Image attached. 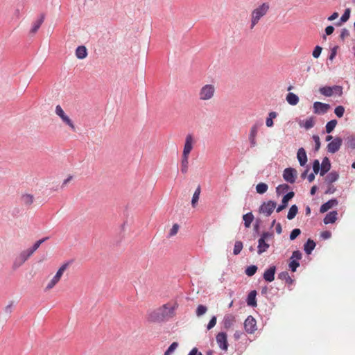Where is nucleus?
<instances>
[{
	"instance_id": "obj_58",
	"label": "nucleus",
	"mask_w": 355,
	"mask_h": 355,
	"mask_svg": "<svg viewBox=\"0 0 355 355\" xmlns=\"http://www.w3.org/2000/svg\"><path fill=\"white\" fill-rule=\"evenodd\" d=\"M188 355H203L201 352H198L196 347L193 348Z\"/></svg>"
},
{
	"instance_id": "obj_56",
	"label": "nucleus",
	"mask_w": 355,
	"mask_h": 355,
	"mask_svg": "<svg viewBox=\"0 0 355 355\" xmlns=\"http://www.w3.org/2000/svg\"><path fill=\"white\" fill-rule=\"evenodd\" d=\"M313 139L315 141V150L317 151L320 149V138L318 135H313Z\"/></svg>"
},
{
	"instance_id": "obj_59",
	"label": "nucleus",
	"mask_w": 355,
	"mask_h": 355,
	"mask_svg": "<svg viewBox=\"0 0 355 355\" xmlns=\"http://www.w3.org/2000/svg\"><path fill=\"white\" fill-rule=\"evenodd\" d=\"M334 31V28L332 26H328L325 28V33L327 35L332 34Z\"/></svg>"
},
{
	"instance_id": "obj_15",
	"label": "nucleus",
	"mask_w": 355,
	"mask_h": 355,
	"mask_svg": "<svg viewBox=\"0 0 355 355\" xmlns=\"http://www.w3.org/2000/svg\"><path fill=\"white\" fill-rule=\"evenodd\" d=\"M258 129H259V125L258 124H254L250 128L248 139H249V141L250 143V146L252 148H254V147H255L257 146L256 137H257V135Z\"/></svg>"
},
{
	"instance_id": "obj_34",
	"label": "nucleus",
	"mask_w": 355,
	"mask_h": 355,
	"mask_svg": "<svg viewBox=\"0 0 355 355\" xmlns=\"http://www.w3.org/2000/svg\"><path fill=\"white\" fill-rule=\"evenodd\" d=\"M268 188V187L266 183L261 182L257 185L256 191L258 193L263 194L267 191Z\"/></svg>"
},
{
	"instance_id": "obj_36",
	"label": "nucleus",
	"mask_w": 355,
	"mask_h": 355,
	"mask_svg": "<svg viewBox=\"0 0 355 355\" xmlns=\"http://www.w3.org/2000/svg\"><path fill=\"white\" fill-rule=\"evenodd\" d=\"M200 194V187H198V188L196 189V191L193 195V198L191 200V204L193 207H196V204L197 203V202L199 200Z\"/></svg>"
},
{
	"instance_id": "obj_54",
	"label": "nucleus",
	"mask_w": 355,
	"mask_h": 355,
	"mask_svg": "<svg viewBox=\"0 0 355 355\" xmlns=\"http://www.w3.org/2000/svg\"><path fill=\"white\" fill-rule=\"evenodd\" d=\"M47 239V238H44V239H40V240H38L34 245L33 246L30 248L31 250H33V252L34 253V252L35 250H37V248L40 246V245L46 240Z\"/></svg>"
},
{
	"instance_id": "obj_26",
	"label": "nucleus",
	"mask_w": 355,
	"mask_h": 355,
	"mask_svg": "<svg viewBox=\"0 0 355 355\" xmlns=\"http://www.w3.org/2000/svg\"><path fill=\"white\" fill-rule=\"evenodd\" d=\"M256 295H257V292L255 291H252L248 294V299H247L248 305L251 306H257Z\"/></svg>"
},
{
	"instance_id": "obj_42",
	"label": "nucleus",
	"mask_w": 355,
	"mask_h": 355,
	"mask_svg": "<svg viewBox=\"0 0 355 355\" xmlns=\"http://www.w3.org/2000/svg\"><path fill=\"white\" fill-rule=\"evenodd\" d=\"M347 145L348 147L355 148V135H350L347 138Z\"/></svg>"
},
{
	"instance_id": "obj_64",
	"label": "nucleus",
	"mask_w": 355,
	"mask_h": 355,
	"mask_svg": "<svg viewBox=\"0 0 355 355\" xmlns=\"http://www.w3.org/2000/svg\"><path fill=\"white\" fill-rule=\"evenodd\" d=\"M338 17V13L335 12L331 16L328 17L329 21H333Z\"/></svg>"
},
{
	"instance_id": "obj_41",
	"label": "nucleus",
	"mask_w": 355,
	"mask_h": 355,
	"mask_svg": "<svg viewBox=\"0 0 355 355\" xmlns=\"http://www.w3.org/2000/svg\"><path fill=\"white\" fill-rule=\"evenodd\" d=\"M314 124H315V121H314V119L313 117H310L309 119H307L305 121H304V127L306 129V130H309L311 128H313L314 126Z\"/></svg>"
},
{
	"instance_id": "obj_27",
	"label": "nucleus",
	"mask_w": 355,
	"mask_h": 355,
	"mask_svg": "<svg viewBox=\"0 0 355 355\" xmlns=\"http://www.w3.org/2000/svg\"><path fill=\"white\" fill-rule=\"evenodd\" d=\"M339 178V175L336 171H331L329 173L325 178V181L331 184L333 182H336Z\"/></svg>"
},
{
	"instance_id": "obj_9",
	"label": "nucleus",
	"mask_w": 355,
	"mask_h": 355,
	"mask_svg": "<svg viewBox=\"0 0 355 355\" xmlns=\"http://www.w3.org/2000/svg\"><path fill=\"white\" fill-rule=\"evenodd\" d=\"M216 343L220 349L227 351L228 349L227 336L226 333L220 332L216 337Z\"/></svg>"
},
{
	"instance_id": "obj_14",
	"label": "nucleus",
	"mask_w": 355,
	"mask_h": 355,
	"mask_svg": "<svg viewBox=\"0 0 355 355\" xmlns=\"http://www.w3.org/2000/svg\"><path fill=\"white\" fill-rule=\"evenodd\" d=\"M313 112L317 114H324L330 109V105L321 102H315L313 103Z\"/></svg>"
},
{
	"instance_id": "obj_60",
	"label": "nucleus",
	"mask_w": 355,
	"mask_h": 355,
	"mask_svg": "<svg viewBox=\"0 0 355 355\" xmlns=\"http://www.w3.org/2000/svg\"><path fill=\"white\" fill-rule=\"evenodd\" d=\"M331 235V234L329 231H324V232H322V234H321V236L324 239H327L330 238Z\"/></svg>"
},
{
	"instance_id": "obj_32",
	"label": "nucleus",
	"mask_w": 355,
	"mask_h": 355,
	"mask_svg": "<svg viewBox=\"0 0 355 355\" xmlns=\"http://www.w3.org/2000/svg\"><path fill=\"white\" fill-rule=\"evenodd\" d=\"M297 211H298L297 207L295 205H292L288 211V214H287V218L288 220L293 219L295 217V216L297 215Z\"/></svg>"
},
{
	"instance_id": "obj_16",
	"label": "nucleus",
	"mask_w": 355,
	"mask_h": 355,
	"mask_svg": "<svg viewBox=\"0 0 355 355\" xmlns=\"http://www.w3.org/2000/svg\"><path fill=\"white\" fill-rule=\"evenodd\" d=\"M44 19L45 14H40L39 18L33 22V26L30 30V34L35 35L37 32L38 29L40 28L41 25L44 22Z\"/></svg>"
},
{
	"instance_id": "obj_18",
	"label": "nucleus",
	"mask_w": 355,
	"mask_h": 355,
	"mask_svg": "<svg viewBox=\"0 0 355 355\" xmlns=\"http://www.w3.org/2000/svg\"><path fill=\"white\" fill-rule=\"evenodd\" d=\"M236 322V318L232 314H226L224 316L223 323L225 329H230Z\"/></svg>"
},
{
	"instance_id": "obj_20",
	"label": "nucleus",
	"mask_w": 355,
	"mask_h": 355,
	"mask_svg": "<svg viewBox=\"0 0 355 355\" xmlns=\"http://www.w3.org/2000/svg\"><path fill=\"white\" fill-rule=\"evenodd\" d=\"M297 158L299 161L300 166H304L307 162V155L305 150L303 148H300L297 150Z\"/></svg>"
},
{
	"instance_id": "obj_33",
	"label": "nucleus",
	"mask_w": 355,
	"mask_h": 355,
	"mask_svg": "<svg viewBox=\"0 0 355 355\" xmlns=\"http://www.w3.org/2000/svg\"><path fill=\"white\" fill-rule=\"evenodd\" d=\"M34 198L31 194H24L21 197L22 202L26 205H31L33 202Z\"/></svg>"
},
{
	"instance_id": "obj_55",
	"label": "nucleus",
	"mask_w": 355,
	"mask_h": 355,
	"mask_svg": "<svg viewBox=\"0 0 355 355\" xmlns=\"http://www.w3.org/2000/svg\"><path fill=\"white\" fill-rule=\"evenodd\" d=\"M216 316H213L211 320H209L208 324H207V329L208 330H210L211 329H212L216 324Z\"/></svg>"
},
{
	"instance_id": "obj_52",
	"label": "nucleus",
	"mask_w": 355,
	"mask_h": 355,
	"mask_svg": "<svg viewBox=\"0 0 355 355\" xmlns=\"http://www.w3.org/2000/svg\"><path fill=\"white\" fill-rule=\"evenodd\" d=\"M320 164L319 160L315 159L313 163V170L314 173L318 174L320 171Z\"/></svg>"
},
{
	"instance_id": "obj_47",
	"label": "nucleus",
	"mask_w": 355,
	"mask_h": 355,
	"mask_svg": "<svg viewBox=\"0 0 355 355\" xmlns=\"http://www.w3.org/2000/svg\"><path fill=\"white\" fill-rule=\"evenodd\" d=\"M33 254V250L28 249L21 252L19 256L21 257L25 261H26Z\"/></svg>"
},
{
	"instance_id": "obj_28",
	"label": "nucleus",
	"mask_w": 355,
	"mask_h": 355,
	"mask_svg": "<svg viewBox=\"0 0 355 355\" xmlns=\"http://www.w3.org/2000/svg\"><path fill=\"white\" fill-rule=\"evenodd\" d=\"M287 102L291 105H295L299 102L298 96L294 93H288L286 96Z\"/></svg>"
},
{
	"instance_id": "obj_1",
	"label": "nucleus",
	"mask_w": 355,
	"mask_h": 355,
	"mask_svg": "<svg viewBox=\"0 0 355 355\" xmlns=\"http://www.w3.org/2000/svg\"><path fill=\"white\" fill-rule=\"evenodd\" d=\"M176 308V304H166L151 312L148 315V320L152 322H158L171 318L174 316Z\"/></svg>"
},
{
	"instance_id": "obj_63",
	"label": "nucleus",
	"mask_w": 355,
	"mask_h": 355,
	"mask_svg": "<svg viewBox=\"0 0 355 355\" xmlns=\"http://www.w3.org/2000/svg\"><path fill=\"white\" fill-rule=\"evenodd\" d=\"M349 35V31H348L347 29L344 28V29L342 31V32H341L340 37H341L342 39H344L345 37H347Z\"/></svg>"
},
{
	"instance_id": "obj_5",
	"label": "nucleus",
	"mask_w": 355,
	"mask_h": 355,
	"mask_svg": "<svg viewBox=\"0 0 355 355\" xmlns=\"http://www.w3.org/2000/svg\"><path fill=\"white\" fill-rule=\"evenodd\" d=\"M319 92L326 97H331L334 94L341 96L343 95V87L339 85L322 87L319 89Z\"/></svg>"
},
{
	"instance_id": "obj_44",
	"label": "nucleus",
	"mask_w": 355,
	"mask_h": 355,
	"mask_svg": "<svg viewBox=\"0 0 355 355\" xmlns=\"http://www.w3.org/2000/svg\"><path fill=\"white\" fill-rule=\"evenodd\" d=\"M345 112V107L342 105L337 106L334 110L335 114L339 117L341 118Z\"/></svg>"
},
{
	"instance_id": "obj_38",
	"label": "nucleus",
	"mask_w": 355,
	"mask_h": 355,
	"mask_svg": "<svg viewBox=\"0 0 355 355\" xmlns=\"http://www.w3.org/2000/svg\"><path fill=\"white\" fill-rule=\"evenodd\" d=\"M207 311V307L205 305L200 304L198 306V307L196 309V313L198 317H200L202 315H204L205 313H206Z\"/></svg>"
},
{
	"instance_id": "obj_31",
	"label": "nucleus",
	"mask_w": 355,
	"mask_h": 355,
	"mask_svg": "<svg viewBox=\"0 0 355 355\" xmlns=\"http://www.w3.org/2000/svg\"><path fill=\"white\" fill-rule=\"evenodd\" d=\"M189 166V157L182 156L181 161V171L182 173H186L188 171Z\"/></svg>"
},
{
	"instance_id": "obj_22",
	"label": "nucleus",
	"mask_w": 355,
	"mask_h": 355,
	"mask_svg": "<svg viewBox=\"0 0 355 355\" xmlns=\"http://www.w3.org/2000/svg\"><path fill=\"white\" fill-rule=\"evenodd\" d=\"M331 168V163L329 159L327 157H324L321 164V168L320 171V174L321 176H323L326 173H327Z\"/></svg>"
},
{
	"instance_id": "obj_2",
	"label": "nucleus",
	"mask_w": 355,
	"mask_h": 355,
	"mask_svg": "<svg viewBox=\"0 0 355 355\" xmlns=\"http://www.w3.org/2000/svg\"><path fill=\"white\" fill-rule=\"evenodd\" d=\"M269 10V5L266 3H262L261 6L254 9L251 13V24L250 29L258 24L261 17L266 15Z\"/></svg>"
},
{
	"instance_id": "obj_39",
	"label": "nucleus",
	"mask_w": 355,
	"mask_h": 355,
	"mask_svg": "<svg viewBox=\"0 0 355 355\" xmlns=\"http://www.w3.org/2000/svg\"><path fill=\"white\" fill-rule=\"evenodd\" d=\"M257 270V267L254 265H252V266H248L245 269V274L248 276L251 277L256 273Z\"/></svg>"
},
{
	"instance_id": "obj_43",
	"label": "nucleus",
	"mask_w": 355,
	"mask_h": 355,
	"mask_svg": "<svg viewBox=\"0 0 355 355\" xmlns=\"http://www.w3.org/2000/svg\"><path fill=\"white\" fill-rule=\"evenodd\" d=\"M26 261L19 256V254L15 258V260L13 263V268H17L21 266Z\"/></svg>"
},
{
	"instance_id": "obj_53",
	"label": "nucleus",
	"mask_w": 355,
	"mask_h": 355,
	"mask_svg": "<svg viewBox=\"0 0 355 355\" xmlns=\"http://www.w3.org/2000/svg\"><path fill=\"white\" fill-rule=\"evenodd\" d=\"M322 50V49L320 46H315L312 53L313 56L318 58L320 55Z\"/></svg>"
},
{
	"instance_id": "obj_45",
	"label": "nucleus",
	"mask_w": 355,
	"mask_h": 355,
	"mask_svg": "<svg viewBox=\"0 0 355 355\" xmlns=\"http://www.w3.org/2000/svg\"><path fill=\"white\" fill-rule=\"evenodd\" d=\"M288 189H289V186L288 184H283L279 185L277 187L276 191L278 194H280V193L287 191L288 190Z\"/></svg>"
},
{
	"instance_id": "obj_19",
	"label": "nucleus",
	"mask_w": 355,
	"mask_h": 355,
	"mask_svg": "<svg viewBox=\"0 0 355 355\" xmlns=\"http://www.w3.org/2000/svg\"><path fill=\"white\" fill-rule=\"evenodd\" d=\"M276 272V267L272 266L267 269L263 273V279L268 282H271L275 279V274Z\"/></svg>"
},
{
	"instance_id": "obj_23",
	"label": "nucleus",
	"mask_w": 355,
	"mask_h": 355,
	"mask_svg": "<svg viewBox=\"0 0 355 355\" xmlns=\"http://www.w3.org/2000/svg\"><path fill=\"white\" fill-rule=\"evenodd\" d=\"M337 215H338V213L336 211L329 212L324 217V223L327 225V224L335 223V221L337 220Z\"/></svg>"
},
{
	"instance_id": "obj_30",
	"label": "nucleus",
	"mask_w": 355,
	"mask_h": 355,
	"mask_svg": "<svg viewBox=\"0 0 355 355\" xmlns=\"http://www.w3.org/2000/svg\"><path fill=\"white\" fill-rule=\"evenodd\" d=\"M278 278L284 280L286 282V283L288 284H291L293 283V279L289 276L288 272H282L278 275Z\"/></svg>"
},
{
	"instance_id": "obj_51",
	"label": "nucleus",
	"mask_w": 355,
	"mask_h": 355,
	"mask_svg": "<svg viewBox=\"0 0 355 355\" xmlns=\"http://www.w3.org/2000/svg\"><path fill=\"white\" fill-rule=\"evenodd\" d=\"M302 259V253L299 250L293 252L290 259L297 260V261Z\"/></svg>"
},
{
	"instance_id": "obj_7",
	"label": "nucleus",
	"mask_w": 355,
	"mask_h": 355,
	"mask_svg": "<svg viewBox=\"0 0 355 355\" xmlns=\"http://www.w3.org/2000/svg\"><path fill=\"white\" fill-rule=\"evenodd\" d=\"M55 114L62 119V122L67 125L73 131H76V127L72 120L65 114L60 105L55 107Z\"/></svg>"
},
{
	"instance_id": "obj_13",
	"label": "nucleus",
	"mask_w": 355,
	"mask_h": 355,
	"mask_svg": "<svg viewBox=\"0 0 355 355\" xmlns=\"http://www.w3.org/2000/svg\"><path fill=\"white\" fill-rule=\"evenodd\" d=\"M343 141L340 137H336L327 145V150L330 153H335L339 150Z\"/></svg>"
},
{
	"instance_id": "obj_57",
	"label": "nucleus",
	"mask_w": 355,
	"mask_h": 355,
	"mask_svg": "<svg viewBox=\"0 0 355 355\" xmlns=\"http://www.w3.org/2000/svg\"><path fill=\"white\" fill-rule=\"evenodd\" d=\"M12 306H13V302H10L7 306H5L4 312L8 314L11 313Z\"/></svg>"
},
{
	"instance_id": "obj_62",
	"label": "nucleus",
	"mask_w": 355,
	"mask_h": 355,
	"mask_svg": "<svg viewBox=\"0 0 355 355\" xmlns=\"http://www.w3.org/2000/svg\"><path fill=\"white\" fill-rule=\"evenodd\" d=\"M336 50H337V47H334L332 51H331V53L329 55V60H334V58H335L336 55Z\"/></svg>"
},
{
	"instance_id": "obj_6",
	"label": "nucleus",
	"mask_w": 355,
	"mask_h": 355,
	"mask_svg": "<svg viewBox=\"0 0 355 355\" xmlns=\"http://www.w3.org/2000/svg\"><path fill=\"white\" fill-rule=\"evenodd\" d=\"M272 237V234L270 232H263L261 236V238L258 241V250L257 252L259 254H261L262 253L267 251L270 245L266 243V241Z\"/></svg>"
},
{
	"instance_id": "obj_8",
	"label": "nucleus",
	"mask_w": 355,
	"mask_h": 355,
	"mask_svg": "<svg viewBox=\"0 0 355 355\" xmlns=\"http://www.w3.org/2000/svg\"><path fill=\"white\" fill-rule=\"evenodd\" d=\"M276 202L272 200H269L267 202H263L260 207L259 211L265 214L266 216H269L274 211L276 207Z\"/></svg>"
},
{
	"instance_id": "obj_25",
	"label": "nucleus",
	"mask_w": 355,
	"mask_h": 355,
	"mask_svg": "<svg viewBox=\"0 0 355 355\" xmlns=\"http://www.w3.org/2000/svg\"><path fill=\"white\" fill-rule=\"evenodd\" d=\"M315 247V243L309 239L306 243L304 244V250L307 254H310Z\"/></svg>"
},
{
	"instance_id": "obj_3",
	"label": "nucleus",
	"mask_w": 355,
	"mask_h": 355,
	"mask_svg": "<svg viewBox=\"0 0 355 355\" xmlns=\"http://www.w3.org/2000/svg\"><path fill=\"white\" fill-rule=\"evenodd\" d=\"M215 93V85L213 84H206L200 89L198 96L200 101H208L214 98Z\"/></svg>"
},
{
	"instance_id": "obj_11",
	"label": "nucleus",
	"mask_w": 355,
	"mask_h": 355,
	"mask_svg": "<svg viewBox=\"0 0 355 355\" xmlns=\"http://www.w3.org/2000/svg\"><path fill=\"white\" fill-rule=\"evenodd\" d=\"M283 178L286 182L293 184L297 178V171L293 168H287L284 171Z\"/></svg>"
},
{
	"instance_id": "obj_4",
	"label": "nucleus",
	"mask_w": 355,
	"mask_h": 355,
	"mask_svg": "<svg viewBox=\"0 0 355 355\" xmlns=\"http://www.w3.org/2000/svg\"><path fill=\"white\" fill-rule=\"evenodd\" d=\"M68 263H64L62 265L58 270L57 271L56 274L53 277V278L48 282L46 284L44 291H51L54 286L60 282L62 276L63 275V273L68 268Z\"/></svg>"
},
{
	"instance_id": "obj_17",
	"label": "nucleus",
	"mask_w": 355,
	"mask_h": 355,
	"mask_svg": "<svg viewBox=\"0 0 355 355\" xmlns=\"http://www.w3.org/2000/svg\"><path fill=\"white\" fill-rule=\"evenodd\" d=\"M294 195V192L293 191L288 192L282 198V205L277 208V212L279 213L284 209L287 207L288 201L293 198Z\"/></svg>"
},
{
	"instance_id": "obj_40",
	"label": "nucleus",
	"mask_w": 355,
	"mask_h": 355,
	"mask_svg": "<svg viewBox=\"0 0 355 355\" xmlns=\"http://www.w3.org/2000/svg\"><path fill=\"white\" fill-rule=\"evenodd\" d=\"M178 347V343L177 342H173L167 349V350L164 352V355H171Z\"/></svg>"
},
{
	"instance_id": "obj_37",
	"label": "nucleus",
	"mask_w": 355,
	"mask_h": 355,
	"mask_svg": "<svg viewBox=\"0 0 355 355\" xmlns=\"http://www.w3.org/2000/svg\"><path fill=\"white\" fill-rule=\"evenodd\" d=\"M243 248V243L241 241H236L234 246L233 253L234 255L239 254Z\"/></svg>"
},
{
	"instance_id": "obj_50",
	"label": "nucleus",
	"mask_w": 355,
	"mask_h": 355,
	"mask_svg": "<svg viewBox=\"0 0 355 355\" xmlns=\"http://www.w3.org/2000/svg\"><path fill=\"white\" fill-rule=\"evenodd\" d=\"M301 233V230L298 228L294 229L291 234H290V239L294 240Z\"/></svg>"
},
{
	"instance_id": "obj_10",
	"label": "nucleus",
	"mask_w": 355,
	"mask_h": 355,
	"mask_svg": "<svg viewBox=\"0 0 355 355\" xmlns=\"http://www.w3.org/2000/svg\"><path fill=\"white\" fill-rule=\"evenodd\" d=\"M244 328L247 333L252 334L257 330V322L255 319L250 315L244 322Z\"/></svg>"
},
{
	"instance_id": "obj_46",
	"label": "nucleus",
	"mask_w": 355,
	"mask_h": 355,
	"mask_svg": "<svg viewBox=\"0 0 355 355\" xmlns=\"http://www.w3.org/2000/svg\"><path fill=\"white\" fill-rule=\"evenodd\" d=\"M350 12H351V10H350V8H347V9L345 10L344 14H343V15H342V17H340V21H341V23L346 22V21L349 19V17H350Z\"/></svg>"
},
{
	"instance_id": "obj_48",
	"label": "nucleus",
	"mask_w": 355,
	"mask_h": 355,
	"mask_svg": "<svg viewBox=\"0 0 355 355\" xmlns=\"http://www.w3.org/2000/svg\"><path fill=\"white\" fill-rule=\"evenodd\" d=\"M179 227H180L177 223L174 224L168 232V237L175 236L178 232Z\"/></svg>"
},
{
	"instance_id": "obj_61",
	"label": "nucleus",
	"mask_w": 355,
	"mask_h": 355,
	"mask_svg": "<svg viewBox=\"0 0 355 355\" xmlns=\"http://www.w3.org/2000/svg\"><path fill=\"white\" fill-rule=\"evenodd\" d=\"M335 191H336V188L334 186L330 184L325 193L331 194V193H334L335 192Z\"/></svg>"
},
{
	"instance_id": "obj_49",
	"label": "nucleus",
	"mask_w": 355,
	"mask_h": 355,
	"mask_svg": "<svg viewBox=\"0 0 355 355\" xmlns=\"http://www.w3.org/2000/svg\"><path fill=\"white\" fill-rule=\"evenodd\" d=\"M289 268L292 272H295L297 268L300 266V263L297 260L290 259Z\"/></svg>"
},
{
	"instance_id": "obj_21",
	"label": "nucleus",
	"mask_w": 355,
	"mask_h": 355,
	"mask_svg": "<svg viewBox=\"0 0 355 355\" xmlns=\"http://www.w3.org/2000/svg\"><path fill=\"white\" fill-rule=\"evenodd\" d=\"M338 202L336 199L329 200V201H327V202H325L321 205V207L320 208V211L321 213H324V212L327 211L329 209H330L331 208L336 206L338 205Z\"/></svg>"
},
{
	"instance_id": "obj_29",
	"label": "nucleus",
	"mask_w": 355,
	"mask_h": 355,
	"mask_svg": "<svg viewBox=\"0 0 355 355\" xmlns=\"http://www.w3.org/2000/svg\"><path fill=\"white\" fill-rule=\"evenodd\" d=\"M243 219L244 220V225L245 227H250L252 222L254 220V216L251 212H250L246 214H244L243 216Z\"/></svg>"
},
{
	"instance_id": "obj_24",
	"label": "nucleus",
	"mask_w": 355,
	"mask_h": 355,
	"mask_svg": "<svg viewBox=\"0 0 355 355\" xmlns=\"http://www.w3.org/2000/svg\"><path fill=\"white\" fill-rule=\"evenodd\" d=\"M76 55L78 59H84L87 55V49L85 46H79L76 50Z\"/></svg>"
},
{
	"instance_id": "obj_12",
	"label": "nucleus",
	"mask_w": 355,
	"mask_h": 355,
	"mask_svg": "<svg viewBox=\"0 0 355 355\" xmlns=\"http://www.w3.org/2000/svg\"><path fill=\"white\" fill-rule=\"evenodd\" d=\"M193 138L192 135H187L185 138V143L183 149L182 156L189 157L191 150L193 149Z\"/></svg>"
},
{
	"instance_id": "obj_35",
	"label": "nucleus",
	"mask_w": 355,
	"mask_h": 355,
	"mask_svg": "<svg viewBox=\"0 0 355 355\" xmlns=\"http://www.w3.org/2000/svg\"><path fill=\"white\" fill-rule=\"evenodd\" d=\"M337 125V121L336 119L331 120L326 124V132L331 133Z\"/></svg>"
}]
</instances>
